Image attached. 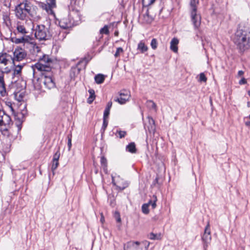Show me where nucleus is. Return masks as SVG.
<instances>
[{
  "instance_id": "nucleus-19",
  "label": "nucleus",
  "mask_w": 250,
  "mask_h": 250,
  "mask_svg": "<svg viewBox=\"0 0 250 250\" xmlns=\"http://www.w3.org/2000/svg\"><path fill=\"white\" fill-rule=\"evenodd\" d=\"M0 93L2 96L6 93V87L3 75L0 76Z\"/></svg>"
},
{
  "instance_id": "nucleus-35",
  "label": "nucleus",
  "mask_w": 250,
  "mask_h": 250,
  "mask_svg": "<svg viewBox=\"0 0 250 250\" xmlns=\"http://www.w3.org/2000/svg\"><path fill=\"white\" fill-rule=\"evenodd\" d=\"M155 0H142V4L144 7H147L152 4Z\"/></svg>"
},
{
  "instance_id": "nucleus-43",
  "label": "nucleus",
  "mask_w": 250,
  "mask_h": 250,
  "mask_svg": "<svg viewBox=\"0 0 250 250\" xmlns=\"http://www.w3.org/2000/svg\"><path fill=\"white\" fill-rule=\"evenodd\" d=\"M148 119L149 123L151 126V129L152 130H154L155 128L154 120H153V119L152 117H149L148 118Z\"/></svg>"
},
{
  "instance_id": "nucleus-42",
  "label": "nucleus",
  "mask_w": 250,
  "mask_h": 250,
  "mask_svg": "<svg viewBox=\"0 0 250 250\" xmlns=\"http://www.w3.org/2000/svg\"><path fill=\"white\" fill-rule=\"evenodd\" d=\"M207 81V78L204 73H201L199 75V79L198 80L200 82L206 83Z\"/></svg>"
},
{
  "instance_id": "nucleus-15",
  "label": "nucleus",
  "mask_w": 250,
  "mask_h": 250,
  "mask_svg": "<svg viewBox=\"0 0 250 250\" xmlns=\"http://www.w3.org/2000/svg\"><path fill=\"white\" fill-rule=\"evenodd\" d=\"M12 54H9L6 52L0 53V63L6 65L12 61Z\"/></svg>"
},
{
  "instance_id": "nucleus-58",
  "label": "nucleus",
  "mask_w": 250,
  "mask_h": 250,
  "mask_svg": "<svg viewBox=\"0 0 250 250\" xmlns=\"http://www.w3.org/2000/svg\"><path fill=\"white\" fill-rule=\"evenodd\" d=\"M30 37L29 36H26L25 37H24V39L25 40V42H24V43L25 42H29V39H30Z\"/></svg>"
},
{
  "instance_id": "nucleus-34",
  "label": "nucleus",
  "mask_w": 250,
  "mask_h": 250,
  "mask_svg": "<svg viewBox=\"0 0 250 250\" xmlns=\"http://www.w3.org/2000/svg\"><path fill=\"white\" fill-rule=\"evenodd\" d=\"M17 30L18 33H20L22 34H25L27 33L24 26L22 25L18 24L17 26Z\"/></svg>"
},
{
  "instance_id": "nucleus-63",
  "label": "nucleus",
  "mask_w": 250,
  "mask_h": 250,
  "mask_svg": "<svg viewBox=\"0 0 250 250\" xmlns=\"http://www.w3.org/2000/svg\"><path fill=\"white\" fill-rule=\"evenodd\" d=\"M247 106L248 107H250V102H247Z\"/></svg>"
},
{
  "instance_id": "nucleus-46",
  "label": "nucleus",
  "mask_w": 250,
  "mask_h": 250,
  "mask_svg": "<svg viewBox=\"0 0 250 250\" xmlns=\"http://www.w3.org/2000/svg\"><path fill=\"white\" fill-rule=\"evenodd\" d=\"M108 120L107 119H104L103 118V125L102 127V130H103V131L104 132L105 130L106 129L107 125H108Z\"/></svg>"
},
{
  "instance_id": "nucleus-61",
  "label": "nucleus",
  "mask_w": 250,
  "mask_h": 250,
  "mask_svg": "<svg viewBox=\"0 0 250 250\" xmlns=\"http://www.w3.org/2000/svg\"><path fill=\"white\" fill-rule=\"evenodd\" d=\"M114 34L115 36H118L119 35L118 31H115Z\"/></svg>"
},
{
  "instance_id": "nucleus-56",
  "label": "nucleus",
  "mask_w": 250,
  "mask_h": 250,
  "mask_svg": "<svg viewBox=\"0 0 250 250\" xmlns=\"http://www.w3.org/2000/svg\"><path fill=\"white\" fill-rule=\"evenodd\" d=\"M48 2L51 3V4H53L56 6V0H47Z\"/></svg>"
},
{
  "instance_id": "nucleus-30",
  "label": "nucleus",
  "mask_w": 250,
  "mask_h": 250,
  "mask_svg": "<svg viewBox=\"0 0 250 250\" xmlns=\"http://www.w3.org/2000/svg\"><path fill=\"white\" fill-rule=\"evenodd\" d=\"M101 165L102 167H103L104 170L105 171L107 169V160L105 158V157L104 156H102L101 158Z\"/></svg>"
},
{
  "instance_id": "nucleus-62",
  "label": "nucleus",
  "mask_w": 250,
  "mask_h": 250,
  "mask_svg": "<svg viewBox=\"0 0 250 250\" xmlns=\"http://www.w3.org/2000/svg\"><path fill=\"white\" fill-rule=\"evenodd\" d=\"M9 107L11 109V110L12 111L13 113H14V109H13V107H12L11 104H10V105L9 106Z\"/></svg>"
},
{
  "instance_id": "nucleus-47",
  "label": "nucleus",
  "mask_w": 250,
  "mask_h": 250,
  "mask_svg": "<svg viewBox=\"0 0 250 250\" xmlns=\"http://www.w3.org/2000/svg\"><path fill=\"white\" fill-rule=\"evenodd\" d=\"M124 52L123 49L120 47L117 48L116 51L114 54V56L115 58H117L119 57L120 53H123Z\"/></svg>"
},
{
  "instance_id": "nucleus-6",
  "label": "nucleus",
  "mask_w": 250,
  "mask_h": 250,
  "mask_svg": "<svg viewBox=\"0 0 250 250\" xmlns=\"http://www.w3.org/2000/svg\"><path fill=\"white\" fill-rule=\"evenodd\" d=\"M37 81L42 82L49 89L53 88L56 86L52 72H49L48 74L42 73L41 78L38 79Z\"/></svg>"
},
{
  "instance_id": "nucleus-60",
  "label": "nucleus",
  "mask_w": 250,
  "mask_h": 250,
  "mask_svg": "<svg viewBox=\"0 0 250 250\" xmlns=\"http://www.w3.org/2000/svg\"><path fill=\"white\" fill-rule=\"evenodd\" d=\"M143 15H147V16H150V15H149V10H148V9H147V10H146V13H145V14H144Z\"/></svg>"
},
{
  "instance_id": "nucleus-49",
  "label": "nucleus",
  "mask_w": 250,
  "mask_h": 250,
  "mask_svg": "<svg viewBox=\"0 0 250 250\" xmlns=\"http://www.w3.org/2000/svg\"><path fill=\"white\" fill-rule=\"evenodd\" d=\"M109 114H110V110L105 108L104 112L103 118L104 119H108Z\"/></svg>"
},
{
  "instance_id": "nucleus-33",
  "label": "nucleus",
  "mask_w": 250,
  "mask_h": 250,
  "mask_svg": "<svg viewBox=\"0 0 250 250\" xmlns=\"http://www.w3.org/2000/svg\"><path fill=\"white\" fill-rule=\"evenodd\" d=\"M24 37H22L21 38H17L16 37H13L11 38V41L12 42H15L16 44L20 43H24L25 42Z\"/></svg>"
},
{
  "instance_id": "nucleus-27",
  "label": "nucleus",
  "mask_w": 250,
  "mask_h": 250,
  "mask_svg": "<svg viewBox=\"0 0 250 250\" xmlns=\"http://www.w3.org/2000/svg\"><path fill=\"white\" fill-rule=\"evenodd\" d=\"M151 201H148L146 204H144L142 206V211L143 213L147 214L149 212L148 207L150 205Z\"/></svg>"
},
{
  "instance_id": "nucleus-52",
  "label": "nucleus",
  "mask_w": 250,
  "mask_h": 250,
  "mask_svg": "<svg viewBox=\"0 0 250 250\" xmlns=\"http://www.w3.org/2000/svg\"><path fill=\"white\" fill-rule=\"evenodd\" d=\"M115 217H116V221L117 222H121V217H120V213L119 212H117L116 214H115Z\"/></svg>"
},
{
  "instance_id": "nucleus-28",
  "label": "nucleus",
  "mask_w": 250,
  "mask_h": 250,
  "mask_svg": "<svg viewBox=\"0 0 250 250\" xmlns=\"http://www.w3.org/2000/svg\"><path fill=\"white\" fill-rule=\"evenodd\" d=\"M114 134H115V135L117 137H119L121 139L124 138L125 136V135H126V132L125 131L117 130L116 132H113L112 134L111 135L113 136Z\"/></svg>"
},
{
  "instance_id": "nucleus-10",
  "label": "nucleus",
  "mask_w": 250,
  "mask_h": 250,
  "mask_svg": "<svg viewBox=\"0 0 250 250\" xmlns=\"http://www.w3.org/2000/svg\"><path fill=\"white\" fill-rule=\"evenodd\" d=\"M120 98H117L114 100L115 102L119 103L121 104H124L128 101L130 97V92L126 89L121 90L119 92Z\"/></svg>"
},
{
  "instance_id": "nucleus-5",
  "label": "nucleus",
  "mask_w": 250,
  "mask_h": 250,
  "mask_svg": "<svg viewBox=\"0 0 250 250\" xmlns=\"http://www.w3.org/2000/svg\"><path fill=\"white\" fill-rule=\"evenodd\" d=\"M149 242L147 241L140 243L138 241H130L124 245V250H147Z\"/></svg>"
},
{
  "instance_id": "nucleus-23",
  "label": "nucleus",
  "mask_w": 250,
  "mask_h": 250,
  "mask_svg": "<svg viewBox=\"0 0 250 250\" xmlns=\"http://www.w3.org/2000/svg\"><path fill=\"white\" fill-rule=\"evenodd\" d=\"M88 92L90 95L88 98L87 99V102L89 104H91L92 103V102H93L96 97L95 91L93 89H90L88 90Z\"/></svg>"
},
{
  "instance_id": "nucleus-41",
  "label": "nucleus",
  "mask_w": 250,
  "mask_h": 250,
  "mask_svg": "<svg viewBox=\"0 0 250 250\" xmlns=\"http://www.w3.org/2000/svg\"><path fill=\"white\" fill-rule=\"evenodd\" d=\"M60 156V149H58V150L57 151V152L53 155L52 162L53 161H59Z\"/></svg>"
},
{
  "instance_id": "nucleus-57",
  "label": "nucleus",
  "mask_w": 250,
  "mask_h": 250,
  "mask_svg": "<svg viewBox=\"0 0 250 250\" xmlns=\"http://www.w3.org/2000/svg\"><path fill=\"white\" fill-rule=\"evenodd\" d=\"M100 221L103 224L104 222V215L103 214V213H101V218H100Z\"/></svg>"
},
{
  "instance_id": "nucleus-31",
  "label": "nucleus",
  "mask_w": 250,
  "mask_h": 250,
  "mask_svg": "<svg viewBox=\"0 0 250 250\" xmlns=\"http://www.w3.org/2000/svg\"><path fill=\"white\" fill-rule=\"evenodd\" d=\"M146 106L149 108L156 110L157 105L152 100H147L146 101Z\"/></svg>"
},
{
  "instance_id": "nucleus-21",
  "label": "nucleus",
  "mask_w": 250,
  "mask_h": 250,
  "mask_svg": "<svg viewBox=\"0 0 250 250\" xmlns=\"http://www.w3.org/2000/svg\"><path fill=\"white\" fill-rule=\"evenodd\" d=\"M178 43V40L175 38H173L170 42V49L174 52H177L178 51L177 44Z\"/></svg>"
},
{
  "instance_id": "nucleus-25",
  "label": "nucleus",
  "mask_w": 250,
  "mask_h": 250,
  "mask_svg": "<svg viewBox=\"0 0 250 250\" xmlns=\"http://www.w3.org/2000/svg\"><path fill=\"white\" fill-rule=\"evenodd\" d=\"M138 49L142 53H144L148 50V47L144 42L141 41L138 44Z\"/></svg>"
},
{
  "instance_id": "nucleus-9",
  "label": "nucleus",
  "mask_w": 250,
  "mask_h": 250,
  "mask_svg": "<svg viewBox=\"0 0 250 250\" xmlns=\"http://www.w3.org/2000/svg\"><path fill=\"white\" fill-rule=\"evenodd\" d=\"M68 16L74 26L78 25L81 22V15L79 11L77 9L71 10Z\"/></svg>"
},
{
  "instance_id": "nucleus-1",
  "label": "nucleus",
  "mask_w": 250,
  "mask_h": 250,
  "mask_svg": "<svg viewBox=\"0 0 250 250\" xmlns=\"http://www.w3.org/2000/svg\"><path fill=\"white\" fill-rule=\"evenodd\" d=\"M233 41L240 53H244L250 48V28L238 26Z\"/></svg>"
},
{
  "instance_id": "nucleus-54",
  "label": "nucleus",
  "mask_w": 250,
  "mask_h": 250,
  "mask_svg": "<svg viewBox=\"0 0 250 250\" xmlns=\"http://www.w3.org/2000/svg\"><path fill=\"white\" fill-rule=\"evenodd\" d=\"M239 83L240 84H244L247 83V80H246V79H245L244 78H242V79L239 81Z\"/></svg>"
},
{
  "instance_id": "nucleus-4",
  "label": "nucleus",
  "mask_w": 250,
  "mask_h": 250,
  "mask_svg": "<svg viewBox=\"0 0 250 250\" xmlns=\"http://www.w3.org/2000/svg\"><path fill=\"white\" fill-rule=\"evenodd\" d=\"M35 37L39 41H46L51 39L52 35L44 25H38L36 28Z\"/></svg>"
},
{
  "instance_id": "nucleus-11",
  "label": "nucleus",
  "mask_w": 250,
  "mask_h": 250,
  "mask_svg": "<svg viewBox=\"0 0 250 250\" xmlns=\"http://www.w3.org/2000/svg\"><path fill=\"white\" fill-rule=\"evenodd\" d=\"M12 123L10 116L4 110L0 109V126L9 125Z\"/></svg>"
},
{
  "instance_id": "nucleus-12",
  "label": "nucleus",
  "mask_w": 250,
  "mask_h": 250,
  "mask_svg": "<svg viewBox=\"0 0 250 250\" xmlns=\"http://www.w3.org/2000/svg\"><path fill=\"white\" fill-rule=\"evenodd\" d=\"M196 13L197 9L194 8L193 10H192L191 11V18L192 22L194 27L198 28L201 24V17L199 15H197Z\"/></svg>"
},
{
  "instance_id": "nucleus-51",
  "label": "nucleus",
  "mask_w": 250,
  "mask_h": 250,
  "mask_svg": "<svg viewBox=\"0 0 250 250\" xmlns=\"http://www.w3.org/2000/svg\"><path fill=\"white\" fill-rule=\"evenodd\" d=\"M38 82L39 81H38L37 83H34V86L35 89L40 90L41 89V86L40 84H38Z\"/></svg>"
},
{
  "instance_id": "nucleus-59",
  "label": "nucleus",
  "mask_w": 250,
  "mask_h": 250,
  "mask_svg": "<svg viewBox=\"0 0 250 250\" xmlns=\"http://www.w3.org/2000/svg\"><path fill=\"white\" fill-rule=\"evenodd\" d=\"M244 74V72L242 70H240L238 72V74L239 76H241Z\"/></svg>"
},
{
  "instance_id": "nucleus-45",
  "label": "nucleus",
  "mask_w": 250,
  "mask_h": 250,
  "mask_svg": "<svg viewBox=\"0 0 250 250\" xmlns=\"http://www.w3.org/2000/svg\"><path fill=\"white\" fill-rule=\"evenodd\" d=\"M198 0H190V5L192 8V10H193L194 8L197 9L196 3H198Z\"/></svg>"
},
{
  "instance_id": "nucleus-44",
  "label": "nucleus",
  "mask_w": 250,
  "mask_h": 250,
  "mask_svg": "<svg viewBox=\"0 0 250 250\" xmlns=\"http://www.w3.org/2000/svg\"><path fill=\"white\" fill-rule=\"evenodd\" d=\"M0 131H1L2 135L4 136H6L8 137L9 136V131L7 128H2V127L0 128Z\"/></svg>"
},
{
  "instance_id": "nucleus-50",
  "label": "nucleus",
  "mask_w": 250,
  "mask_h": 250,
  "mask_svg": "<svg viewBox=\"0 0 250 250\" xmlns=\"http://www.w3.org/2000/svg\"><path fill=\"white\" fill-rule=\"evenodd\" d=\"M159 177L157 175L155 179L154 180L153 182V183H152V185L153 186H156V184H158L159 185H160V184L159 183Z\"/></svg>"
},
{
  "instance_id": "nucleus-18",
  "label": "nucleus",
  "mask_w": 250,
  "mask_h": 250,
  "mask_svg": "<svg viewBox=\"0 0 250 250\" xmlns=\"http://www.w3.org/2000/svg\"><path fill=\"white\" fill-rule=\"evenodd\" d=\"M211 240V235H208V234H203L202 236V240L203 242V247L204 250H207V248Z\"/></svg>"
},
{
  "instance_id": "nucleus-38",
  "label": "nucleus",
  "mask_w": 250,
  "mask_h": 250,
  "mask_svg": "<svg viewBox=\"0 0 250 250\" xmlns=\"http://www.w3.org/2000/svg\"><path fill=\"white\" fill-rule=\"evenodd\" d=\"M100 34H104L106 35H108L109 33V31L108 30V26L106 25H104V27L102 28L100 30Z\"/></svg>"
},
{
  "instance_id": "nucleus-36",
  "label": "nucleus",
  "mask_w": 250,
  "mask_h": 250,
  "mask_svg": "<svg viewBox=\"0 0 250 250\" xmlns=\"http://www.w3.org/2000/svg\"><path fill=\"white\" fill-rule=\"evenodd\" d=\"M59 165V161H53L51 167V171L53 175H55V170L57 168Z\"/></svg>"
},
{
  "instance_id": "nucleus-22",
  "label": "nucleus",
  "mask_w": 250,
  "mask_h": 250,
  "mask_svg": "<svg viewBox=\"0 0 250 250\" xmlns=\"http://www.w3.org/2000/svg\"><path fill=\"white\" fill-rule=\"evenodd\" d=\"M112 183L114 186L116 187V189L120 191L124 190L129 186V183L127 181H125L122 185H116L113 180H112Z\"/></svg>"
},
{
  "instance_id": "nucleus-3",
  "label": "nucleus",
  "mask_w": 250,
  "mask_h": 250,
  "mask_svg": "<svg viewBox=\"0 0 250 250\" xmlns=\"http://www.w3.org/2000/svg\"><path fill=\"white\" fill-rule=\"evenodd\" d=\"M91 60V57L88 56V57L83 58L75 66H72L70 71V77L71 79H75L83 69H85L87 63Z\"/></svg>"
},
{
  "instance_id": "nucleus-26",
  "label": "nucleus",
  "mask_w": 250,
  "mask_h": 250,
  "mask_svg": "<svg viewBox=\"0 0 250 250\" xmlns=\"http://www.w3.org/2000/svg\"><path fill=\"white\" fill-rule=\"evenodd\" d=\"M148 238L151 240H160L162 238V235L160 233H154L151 232L148 234Z\"/></svg>"
},
{
  "instance_id": "nucleus-16",
  "label": "nucleus",
  "mask_w": 250,
  "mask_h": 250,
  "mask_svg": "<svg viewBox=\"0 0 250 250\" xmlns=\"http://www.w3.org/2000/svg\"><path fill=\"white\" fill-rule=\"evenodd\" d=\"M25 63H23L22 64H16L14 65V68L13 69V72L12 73V79H14L16 77L18 79L20 78L21 73V70L23 66H24Z\"/></svg>"
},
{
  "instance_id": "nucleus-40",
  "label": "nucleus",
  "mask_w": 250,
  "mask_h": 250,
  "mask_svg": "<svg viewBox=\"0 0 250 250\" xmlns=\"http://www.w3.org/2000/svg\"><path fill=\"white\" fill-rule=\"evenodd\" d=\"M150 45L151 48L154 50H155L157 48L158 42L156 39L153 38L152 39Z\"/></svg>"
},
{
  "instance_id": "nucleus-24",
  "label": "nucleus",
  "mask_w": 250,
  "mask_h": 250,
  "mask_svg": "<svg viewBox=\"0 0 250 250\" xmlns=\"http://www.w3.org/2000/svg\"><path fill=\"white\" fill-rule=\"evenodd\" d=\"M95 81L97 84H101L105 80V76L103 74H98L95 76Z\"/></svg>"
},
{
  "instance_id": "nucleus-17",
  "label": "nucleus",
  "mask_w": 250,
  "mask_h": 250,
  "mask_svg": "<svg viewBox=\"0 0 250 250\" xmlns=\"http://www.w3.org/2000/svg\"><path fill=\"white\" fill-rule=\"evenodd\" d=\"M39 6L42 8L43 10H45L46 12H48L49 11H51L52 9L55 7L53 4H51L49 2H47L46 3L39 2L38 3Z\"/></svg>"
},
{
  "instance_id": "nucleus-8",
  "label": "nucleus",
  "mask_w": 250,
  "mask_h": 250,
  "mask_svg": "<svg viewBox=\"0 0 250 250\" xmlns=\"http://www.w3.org/2000/svg\"><path fill=\"white\" fill-rule=\"evenodd\" d=\"M27 115V110L25 106L24 109L20 112L14 114L15 124L18 127V131L21 130L22 123L24 121L25 118Z\"/></svg>"
},
{
  "instance_id": "nucleus-2",
  "label": "nucleus",
  "mask_w": 250,
  "mask_h": 250,
  "mask_svg": "<svg viewBox=\"0 0 250 250\" xmlns=\"http://www.w3.org/2000/svg\"><path fill=\"white\" fill-rule=\"evenodd\" d=\"M38 8L30 0H23L15 7V15L21 20H24L28 16L32 18L37 15Z\"/></svg>"
},
{
  "instance_id": "nucleus-48",
  "label": "nucleus",
  "mask_w": 250,
  "mask_h": 250,
  "mask_svg": "<svg viewBox=\"0 0 250 250\" xmlns=\"http://www.w3.org/2000/svg\"><path fill=\"white\" fill-rule=\"evenodd\" d=\"M67 139H68V143H67V146L68 150H70L72 146L71 144V140H72V135L69 134L67 136Z\"/></svg>"
},
{
  "instance_id": "nucleus-32",
  "label": "nucleus",
  "mask_w": 250,
  "mask_h": 250,
  "mask_svg": "<svg viewBox=\"0 0 250 250\" xmlns=\"http://www.w3.org/2000/svg\"><path fill=\"white\" fill-rule=\"evenodd\" d=\"M40 62H43L44 64L52 62V60L49 57L48 55H44L39 60Z\"/></svg>"
},
{
  "instance_id": "nucleus-29",
  "label": "nucleus",
  "mask_w": 250,
  "mask_h": 250,
  "mask_svg": "<svg viewBox=\"0 0 250 250\" xmlns=\"http://www.w3.org/2000/svg\"><path fill=\"white\" fill-rule=\"evenodd\" d=\"M143 22L146 24H150L153 21V18L151 16L143 15Z\"/></svg>"
},
{
  "instance_id": "nucleus-39",
  "label": "nucleus",
  "mask_w": 250,
  "mask_h": 250,
  "mask_svg": "<svg viewBox=\"0 0 250 250\" xmlns=\"http://www.w3.org/2000/svg\"><path fill=\"white\" fill-rule=\"evenodd\" d=\"M204 234H208V235H211V232L210 229L209 221H208L207 224L205 228Z\"/></svg>"
},
{
  "instance_id": "nucleus-7",
  "label": "nucleus",
  "mask_w": 250,
  "mask_h": 250,
  "mask_svg": "<svg viewBox=\"0 0 250 250\" xmlns=\"http://www.w3.org/2000/svg\"><path fill=\"white\" fill-rule=\"evenodd\" d=\"M12 54V62L13 65H15L16 62L24 60L27 55V52L24 49L20 47H16Z\"/></svg>"
},
{
  "instance_id": "nucleus-55",
  "label": "nucleus",
  "mask_w": 250,
  "mask_h": 250,
  "mask_svg": "<svg viewBox=\"0 0 250 250\" xmlns=\"http://www.w3.org/2000/svg\"><path fill=\"white\" fill-rule=\"evenodd\" d=\"M0 70H1V71H0V72H1L2 74H3L4 73H8L11 71L10 69L9 68H8V67H6L5 68L4 71H3L1 70V69H0Z\"/></svg>"
},
{
  "instance_id": "nucleus-53",
  "label": "nucleus",
  "mask_w": 250,
  "mask_h": 250,
  "mask_svg": "<svg viewBox=\"0 0 250 250\" xmlns=\"http://www.w3.org/2000/svg\"><path fill=\"white\" fill-rule=\"evenodd\" d=\"M112 105V103L111 101H109L106 106L105 108L107 109L110 110V108H111Z\"/></svg>"
},
{
  "instance_id": "nucleus-20",
  "label": "nucleus",
  "mask_w": 250,
  "mask_h": 250,
  "mask_svg": "<svg viewBox=\"0 0 250 250\" xmlns=\"http://www.w3.org/2000/svg\"><path fill=\"white\" fill-rule=\"evenodd\" d=\"M126 150L131 153H136L137 149L135 143L131 142L126 146Z\"/></svg>"
},
{
  "instance_id": "nucleus-37",
  "label": "nucleus",
  "mask_w": 250,
  "mask_h": 250,
  "mask_svg": "<svg viewBox=\"0 0 250 250\" xmlns=\"http://www.w3.org/2000/svg\"><path fill=\"white\" fill-rule=\"evenodd\" d=\"M157 200V197L156 195H153L152 199L150 200L149 201H151L150 205L152 208H155L156 207V201Z\"/></svg>"
},
{
  "instance_id": "nucleus-13",
  "label": "nucleus",
  "mask_w": 250,
  "mask_h": 250,
  "mask_svg": "<svg viewBox=\"0 0 250 250\" xmlns=\"http://www.w3.org/2000/svg\"><path fill=\"white\" fill-rule=\"evenodd\" d=\"M34 67L38 70L42 72V73L48 74L49 72H51V68L46 64H42L40 62H38L35 64Z\"/></svg>"
},
{
  "instance_id": "nucleus-14",
  "label": "nucleus",
  "mask_w": 250,
  "mask_h": 250,
  "mask_svg": "<svg viewBox=\"0 0 250 250\" xmlns=\"http://www.w3.org/2000/svg\"><path fill=\"white\" fill-rule=\"evenodd\" d=\"M73 23H72L69 18H63L59 21V25L62 29H67L73 26Z\"/></svg>"
},
{
  "instance_id": "nucleus-64",
  "label": "nucleus",
  "mask_w": 250,
  "mask_h": 250,
  "mask_svg": "<svg viewBox=\"0 0 250 250\" xmlns=\"http://www.w3.org/2000/svg\"><path fill=\"white\" fill-rule=\"evenodd\" d=\"M248 94L250 96V90L248 91Z\"/></svg>"
}]
</instances>
